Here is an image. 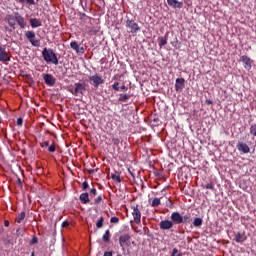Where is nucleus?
Returning <instances> with one entry per match:
<instances>
[{"label":"nucleus","mask_w":256,"mask_h":256,"mask_svg":"<svg viewBox=\"0 0 256 256\" xmlns=\"http://www.w3.org/2000/svg\"><path fill=\"white\" fill-rule=\"evenodd\" d=\"M170 219L175 225H189L192 221L191 214L181 215L179 212H173Z\"/></svg>","instance_id":"f257e3e1"},{"label":"nucleus","mask_w":256,"mask_h":256,"mask_svg":"<svg viewBox=\"0 0 256 256\" xmlns=\"http://www.w3.org/2000/svg\"><path fill=\"white\" fill-rule=\"evenodd\" d=\"M42 57L46 63H52V65H59V59L57 54L51 48H44L42 51Z\"/></svg>","instance_id":"f03ea898"},{"label":"nucleus","mask_w":256,"mask_h":256,"mask_svg":"<svg viewBox=\"0 0 256 256\" xmlns=\"http://www.w3.org/2000/svg\"><path fill=\"white\" fill-rule=\"evenodd\" d=\"M74 90H71L72 95L77 97V95H85V91H87V83L78 82L74 84Z\"/></svg>","instance_id":"7ed1b4c3"},{"label":"nucleus","mask_w":256,"mask_h":256,"mask_svg":"<svg viewBox=\"0 0 256 256\" xmlns=\"http://www.w3.org/2000/svg\"><path fill=\"white\" fill-rule=\"evenodd\" d=\"M40 147L44 149V151H48V153H55L57 150V146L55 142H50L49 140H44L40 143Z\"/></svg>","instance_id":"20e7f679"},{"label":"nucleus","mask_w":256,"mask_h":256,"mask_svg":"<svg viewBox=\"0 0 256 256\" xmlns=\"http://www.w3.org/2000/svg\"><path fill=\"white\" fill-rule=\"evenodd\" d=\"M126 27L129 33H139V31H141V27H139V24L134 20L127 19Z\"/></svg>","instance_id":"39448f33"},{"label":"nucleus","mask_w":256,"mask_h":256,"mask_svg":"<svg viewBox=\"0 0 256 256\" xmlns=\"http://www.w3.org/2000/svg\"><path fill=\"white\" fill-rule=\"evenodd\" d=\"M131 209L134 223H136V225H139L141 223V210H139V205H133L131 206Z\"/></svg>","instance_id":"423d86ee"},{"label":"nucleus","mask_w":256,"mask_h":256,"mask_svg":"<svg viewBox=\"0 0 256 256\" xmlns=\"http://www.w3.org/2000/svg\"><path fill=\"white\" fill-rule=\"evenodd\" d=\"M26 39L33 45V47H40L41 42L39 40H35V32L34 31H27L25 33Z\"/></svg>","instance_id":"0eeeda50"},{"label":"nucleus","mask_w":256,"mask_h":256,"mask_svg":"<svg viewBox=\"0 0 256 256\" xmlns=\"http://www.w3.org/2000/svg\"><path fill=\"white\" fill-rule=\"evenodd\" d=\"M236 149L239 151V153H243L244 155H247V153H250L251 148H249V145L243 141H238L236 144Z\"/></svg>","instance_id":"6e6552de"},{"label":"nucleus","mask_w":256,"mask_h":256,"mask_svg":"<svg viewBox=\"0 0 256 256\" xmlns=\"http://www.w3.org/2000/svg\"><path fill=\"white\" fill-rule=\"evenodd\" d=\"M120 247H129L131 245V236L129 234H122L119 237Z\"/></svg>","instance_id":"1a4fd4ad"},{"label":"nucleus","mask_w":256,"mask_h":256,"mask_svg":"<svg viewBox=\"0 0 256 256\" xmlns=\"http://www.w3.org/2000/svg\"><path fill=\"white\" fill-rule=\"evenodd\" d=\"M240 60L242 61L243 65H244V69H246V71H251V69L253 67V60H251V58H249L246 55L241 56Z\"/></svg>","instance_id":"9d476101"},{"label":"nucleus","mask_w":256,"mask_h":256,"mask_svg":"<svg viewBox=\"0 0 256 256\" xmlns=\"http://www.w3.org/2000/svg\"><path fill=\"white\" fill-rule=\"evenodd\" d=\"M89 81H92L93 87H99V85H103V83H105V80L103 79V77L97 74L90 76Z\"/></svg>","instance_id":"9b49d317"},{"label":"nucleus","mask_w":256,"mask_h":256,"mask_svg":"<svg viewBox=\"0 0 256 256\" xmlns=\"http://www.w3.org/2000/svg\"><path fill=\"white\" fill-rule=\"evenodd\" d=\"M15 20L17 25H19L20 29H25L27 27V22L25 21V18L19 14V12H14Z\"/></svg>","instance_id":"f8f14e48"},{"label":"nucleus","mask_w":256,"mask_h":256,"mask_svg":"<svg viewBox=\"0 0 256 256\" xmlns=\"http://www.w3.org/2000/svg\"><path fill=\"white\" fill-rule=\"evenodd\" d=\"M11 61V56H9V52L5 50L2 46H0V62L1 63H9Z\"/></svg>","instance_id":"ddd939ff"},{"label":"nucleus","mask_w":256,"mask_h":256,"mask_svg":"<svg viewBox=\"0 0 256 256\" xmlns=\"http://www.w3.org/2000/svg\"><path fill=\"white\" fill-rule=\"evenodd\" d=\"M5 20L7 21L8 25L12 27V29H15V26L17 25L15 20V13L7 14Z\"/></svg>","instance_id":"4468645a"},{"label":"nucleus","mask_w":256,"mask_h":256,"mask_svg":"<svg viewBox=\"0 0 256 256\" xmlns=\"http://www.w3.org/2000/svg\"><path fill=\"white\" fill-rule=\"evenodd\" d=\"M128 173L135 180V177L141 173V170L137 169V163H134V166L128 167Z\"/></svg>","instance_id":"2eb2a0df"},{"label":"nucleus","mask_w":256,"mask_h":256,"mask_svg":"<svg viewBox=\"0 0 256 256\" xmlns=\"http://www.w3.org/2000/svg\"><path fill=\"white\" fill-rule=\"evenodd\" d=\"M159 225H160V229L167 231L173 227V221L172 220H162Z\"/></svg>","instance_id":"dca6fc26"},{"label":"nucleus","mask_w":256,"mask_h":256,"mask_svg":"<svg viewBox=\"0 0 256 256\" xmlns=\"http://www.w3.org/2000/svg\"><path fill=\"white\" fill-rule=\"evenodd\" d=\"M70 47H71V49L76 51V53H80L81 55H83V53H85V48L79 47V44L77 43V41H72L70 43Z\"/></svg>","instance_id":"f3484780"},{"label":"nucleus","mask_w":256,"mask_h":256,"mask_svg":"<svg viewBox=\"0 0 256 256\" xmlns=\"http://www.w3.org/2000/svg\"><path fill=\"white\" fill-rule=\"evenodd\" d=\"M43 79L46 83V85H49V87H53L55 85V78L51 74H44Z\"/></svg>","instance_id":"a211bd4d"},{"label":"nucleus","mask_w":256,"mask_h":256,"mask_svg":"<svg viewBox=\"0 0 256 256\" xmlns=\"http://www.w3.org/2000/svg\"><path fill=\"white\" fill-rule=\"evenodd\" d=\"M176 91H183L185 89V78H177L175 84Z\"/></svg>","instance_id":"6ab92c4d"},{"label":"nucleus","mask_w":256,"mask_h":256,"mask_svg":"<svg viewBox=\"0 0 256 256\" xmlns=\"http://www.w3.org/2000/svg\"><path fill=\"white\" fill-rule=\"evenodd\" d=\"M167 3L170 7H173L174 9H182L183 8V2H179L177 0H167Z\"/></svg>","instance_id":"aec40b11"},{"label":"nucleus","mask_w":256,"mask_h":256,"mask_svg":"<svg viewBox=\"0 0 256 256\" xmlns=\"http://www.w3.org/2000/svg\"><path fill=\"white\" fill-rule=\"evenodd\" d=\"M247 240V236H245V233L237 232L234 236V241L236 243H243Z\"/></svg>","instance_id":"412c9836"},{"label":"nucleus","mask_w":256,"mask_h":256,"mask_svg":"<svg viewBox=\"0 0 256 256\" xmlns=\"http://www.w3.org/2000/svg\"><path fill=\"white\" fill-rule=\"evenodd\" d=\"M30 25H31L32 29H37V27H41L42 23H41V20H39L37 18H31Z\"/></svg>","instance_id":"4be33fe9"},{"label":"nucleus","mask_w":256,"mask_h":256,"mask_svg":"<svg viewBox=\"0 0 256 256\" xmlns=\"http://www.w3.org/2000/svg\"><path fill=\"white\" fill-rule=\"evenodd\" d=\"M192 225L193 227H196V229H201V226L203 225V218H194Z\"/></svg>","instance_id":"5701e85b"},{"label":"nucleus","mask_w":256,"mask_h":256,"mask_svg":"<svg viewBox=\"0 0 256 256\" xmlns=\"http://www.w3.org/2000/svg\"><path fill=\"white\" fill-rule=\"evenodd\" d=\"M129 99H131V95L129 94H120L118 101H120V103H127V101H129Z\"/></svg>","instance_id":"b1692460"},{"label":"nucleus","mask_w":256,"mask_h":256,"mask_svg":"<svg viewBox=\"0 0 256 256\" xmlns=\"http://www.w3.org/2000/svg\"><path fill=\"white\" fill-rule=\"evenodd\" d=\"M80 201L81 203H83V205H87V203H89V193H82L80 195Z\"/></svg>","instance_id":"393cba45"},{"label":"nucleus","mask_w":256,"mask_h":256,"mask_svg":"<svg viewBox=\"0 0 256 256\" xmlns=\"http://www.w3.org/2000/svg\"><path fill=\"white\" fill-rule=\"evenodd\" d=\"M111 239V231L106 230L104 235L102 236V241L104 243H109V240Z\"/></svg>","instance_id":"a878e982"},{"label":"nucleus","mask_w":256,"mask_h":256,"mask_svg":"<svg viewBox=\"0 0 256 256\" xmlns=\"http://www.w3.org/2000/svg\"><path fill=\"white\" fill-rule=\"evenodd\" d=\"M203 189H209L210 191H214L215 190V183L210 182L207 184H202Z\"/></svg>","instance_id":"bb28decb"},{"label":"nucleus","mask_w":256,"mask_h":256,"mask_svg":"<svg viewBox=\"0 0 256 256\" xmlns=\"http://www.w3.org/2000/svg\"><path fill=\"white\" fill-rule=\"evenodd\" d=\"M111 179L117 183H121V174H111Z\"/></svg>","instance_id":"cd10ccee"},{"label":"nucleus","mask_w":256,"mask_h":256,"mask_svg":"<svg viewBox=\"0 0 256 256\" xmlns=\"http://www.w3.org/2000/svg\"><path fill=\"white\" fill-rule=\"evenodd\" d=\"M25 219V212H21L18 214L16 218L17 223H23V220Z\"/></svg>","instance_id":"c85d7f7f"},{"label":"nucleus","mask_w":256,"mask_h":256,"mask_svg":"<svg viewBox=\"0 0 256 256\" xmlns=\"http://www.w3.org/2000/svg\"><path fill=\"white\" fill-rule=\"evenodd\" d=\"M105 221V218L103 216H101L99 218V220L96 222V227L97 229H101V227H103V222Z\"/></svg>","instance_id":"c756f323"},{"label":"nucleus","mask_w":256,"mask_h":256,"mask_svg":"<svg viewBox=\"0 0 256 256\" xmlns=\"http://www.w3.org/2000/svg\"><path fill=\"white\" fill-rule=\"evenodd\" d=\"M166 43H167V38H166V36L159 38V47H160V48L165 47V44H166Z\"/></svg>","instance_id":"7c9ffc66"},{"label":"nucleus","mask_w":256,"mask_h":256,"mask_svg":"<svg viewBox=\"0 0 256 256\" xmlns=\"http://www.w3.org/2000/svg\"><path fill=\"white\" fill-rule=\"evenodd\" d=\"M161 205V199L159 198H154L151 204V207H159Z\"/></svg>","instance_id":"2f4dec72"},{"label":"nucleus","mask_w":256,"mask_h":256,"mask_svg":"<svg viewBox=\"0 0 256 256\" xmlns=\"http://www.w3.org/2000/svg\"><path fill=\"white\" fill-rule=\"evenodd\" d=\"M18 3H27L28 5H35V0H18Z\"/></svg>","instance_id":"473e14b6"},{"label":"nucleus","mask_w":256,"mask_h":256,"mask_svg":"<svg viewBox=\"0 0 256 256\" xmlns=\"http://www.w3.org/2000/svg\"><path fill=\"white\" fill-rule=\"evenodd\" d=\"M250 135H253V137H256V124L250 127Z\"/></svg>","instance_id":"72a5a7b5"},{"label":"nucleus","mask_w":256,"mask_h":256,"mask_svg":"<svg viewBox=\"0 0 256 256\" xmlns=\"http://www.w3.org/2000/svg\"><path fill=\"white\" fill-rule=\"evenodd\" d=\"M110 223H114V224L119 223V218H118L117 216H113V217H111V219H110Z\"/></svg>","instance_id":"f704fd0d"},{"label":"nucleus","mask_w":256,"mask_h":256,"mask_svg":"<svg viewBox=\"0 0 256 256\" xmlns=\"http://www.w3.org/2000/svg\"><path fill=\"white\" fill-rule=\"evenodd\" d=\"M36 243H39V239L37 238V236H33L31 239V245H35Z\"/></svg>","instance_id":"c9c22d12"},{"label":"nucleus","mask_w":256,"mask_h":256,"mask_svg":"<svg viewBox=\"0 0 256 256\" xmlns=\"http://www.w3.org/2000/svg\"><path fill=\"white\" fill-rule=\"evenodd\" d=\"M112 89H114V91H119V82H114V84L112 85Z\"/></svg>","instance_id":"e433bc0d"},{"label":"nucleus","mask_w":256,"mask_h":256,"mask_svg":"<svg viewBox=\"0 0 256 256\" xmlns=\"http://www.w3.org/2000/svg\"><path fill=\"white\" fill-rule=\"evenodd\" d=\"M16 185H18L20 189H23V182L21 181V178H17Z\"/></svg>","instance_id":"4c0bfd02"},{"label":"nucleus","mask_w":256,"mask_h":256,"mask_svg":"<svg viewBox=\"0 0 256 256\" xmlns=\"http://www.w3.org/2000/svg\"><path fill=\"white\" fill-rule=\"evenodd\" d=\"M82 189H83V191H86V189H89V183H87V181H84L82 183Z\"/></svg>","instance_id":"58836bf2"},{"label":"nucleus","mask_w":256,"mask_h":256,"mask_svg":"<svg viewBox=\"0 0 256 256\" xmlns=\"http://www.w3.org/2000/svg\"><path fill=\"white\" fill-rule=\"evenodd\" d=\"M121 141L119 140V138H113L112 139V143H113V145H116V147L117 146H119V143H120Z\"/></svg>","instance_id":"ea45409f"},{"label":"nucleus","mask_w":256,"mask_h":256,"mask_svg":"<svg viewBox=\"0 0 256 256\" xmlns=\"http://www.w3.org/2000/svg\"><path fill=\"white\" fill-rule=\"evenodd\" d=\"M101 201H103V197L98 196V197L94 200V203H95L96 205H99V203H101Z\"/></svg>","instance_id":"a19ab883"},{"label":"nucleus","mask_w":256,"mask_h":256,"mask_svg":"<svg viewBox=\"0 0 256 256\" xmlns=\"http://www.w3.org/2000/svg\"><path fill=\"white\" fill-rule=\"evenodd\" d=\"M16 123H17L18 127H21L23 125V118H21V117L17 118Z\"/></svg>","instance_id":"79ce46f5"},{"label":"nucleus","mask_w":256,"mask_h":256,"mask_svg":"<svg viewBox=\"0 0 256 256\" xmlns=\"http://www.w3.org/2000/svg\"><path fill=\"white\" fill-rule=\"evenodd\" d=\"M90 195L93 196V197H95V195H97V189L92 188V189L90 190Z\"/></svg>","instance_id":"37998d69"},{"label":"nucleus","mask_w":256,"mask_h":256,"mask_svg":"<svg viewBox=\"0 0 256 256\" xmlns=\"http://www.w3.org/2000/svg\"><path fill=\"white\" fill-rule=\"evenodd\" d=\"M177 253H179V249L174 248V249L172 250L171 256H177Z\"/></svg>","instance_id":"c03bdc74"},{"label":"nucleus","mask_w":256,"mask_h":256,"mask_svg":"<svg viewBox=\"0 0 256 256\" xmlns=\"http://www.w3.org/2000/svg\"><path fill=\"white\" fill-rule=\"evenodd\" d=\"M64 229L69 227V221H64L62 222V225H61Z\"/></svg>","instance_id":"a18cd8bd"},{"label":"nucleus","mask_w":256,"mask_h":256,"mask_svg":"<svg viewBox=\"0 0 256 256\" xmlns=\"http://www.w3.org/2000/svg\"><path fill=\"white\" fill-rule=\"evenodd\" d=\"M103 256H113V252L112 251L104 252Z\"/></svg>","instance_id":"49530a36"},{"label":"nucleus","mask_w":256,"mask_h":256,"mask_svg":"<svg viewBox=\"0 0 256 256\" xmlns=\"http://www.w3.org/2000/svg\"><path fill=\"white\" fill-rule=\"evenodd\" d=\"M127 89H128V88H127V86H125V85H122V86L120 87V90H121V91H127Z\"/></svg>","instance_id":"de8ad7c7"},{"label":"nucleus","mask_w":256,"mask_h":256,"mask_svg":"<svg viewBox=\"0 0 256 256\" xmlns=\"http://www.w3.org/2000/svg\"><path fill=\"white\" fill-rule=\"evenodd\" d=\"M206 104H207V105H213V101H212V100L207 99V100H206Z\"/></svg>","instance_id":"09e8293b"},{"label":"nucleus","mask_w":256,"mask_h":256,"mask_svg":"<svg viewBox=\"0 0 256 256\" xmlns=\"http://www.w3.org/2000/svg\"><path fill=\"white\" fill-rule=\"evenodd\" d=\"M4 227H9V220L4 221Z\"/></svg>","instance_id":"8fccbe9b"},{"label":"nucleus","mask_w":256,"mask_h":256,"mask_svg":"<svg viewBox=\"0 0 256 256\" xmlns=\"http://www.w3.org/2000/svg\"><path fill=\"white\" fill-rule=\"evenodd\" d=\"M88 173H89L90 175H92V173H95V170H94V169H89V170H88Z\"/></svg>","instance_id":"3c124183"},{"label":"nucleus","mask_w":256,"mask_h":256,"mask_svg":"<svg viewBox=\"0 0 256 256\" xmlns=\"http://www.w3.org/2000/svg\"><path fill=\"white\" fill-rule=\"evenodd\" d=\"M169 169H171L173 167V162H171L170 164H168Z\"/></svg>","instance_id":"603ef678"},{"label":"nucleus","mask_w":256,"mask_h":256,"mask_svg":"<svg viewBox=\"0 0 256 256\" xmlns=\"http://www.w3.org/2000/svg\"><path fill=\"white\" fill-rule=\"evenodd\" d=\"M5 30L11 32V29H9V27H7V26L5 27Z\"/></svg>","instance_id":"864d4df0"},{"label":"nucleus","mask_w":256,"mask_h":256,"mask_svg":"<svg viewBox=\"0 0 256 256\" xmlns=\"http://www.w3.org/2000/svg\"><path fill=\"white\" fill-rule=\"evenodd\" d=\"M176 256H183V253H177Z\"/></svg>","instance_id":"5fc2aeb1"},{"label":"nucleus","mask_w":256,"mask_h":256,"mask_svg":"<svg viewBox=\"0 0 256 256\" xmlns=\"http://www.w3.org/2000/svg\"><path fill=\"white\" fill-rule=\"evenodd\" d=\"M73 163V165H75V162H72Z\"/></svg>","instance_id":"6e6d98bb"}]
</instances>
